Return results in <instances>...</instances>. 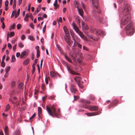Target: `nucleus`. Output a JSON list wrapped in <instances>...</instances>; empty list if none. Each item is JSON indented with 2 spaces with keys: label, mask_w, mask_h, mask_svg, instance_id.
Listing matches in <instances>:
<instances>
[{
  "label": "nucleus",
  "mask_w": 135,
  "mask_h": 135,
  "mask_svg": "<svg viewBox=\"0 0 135 135\" xmlns=\"http://www.w3.org/2000/svg\"><path fill=\"white\" fill-rule=\"evenodd\" d=\"M129 9V5L126 2H124L123 11V14L124 16L121 20V23L123 25L127 24L131 19Z\"/></svg>",
  "instance_id": "f257e3e1"
},
{
  "label": "nucleus",
  "mask_w": 135,
  "mask_h": 135,
  "mask_svg": "<svg viewBox=\"0 0 135 135\" xmlns=\"http://www.w3.org/2000/svg\"><path fill=\"white\" fill-rule=\"evenodd\" d=\"M46 109L49 114L53 117H58L60 115V109L59 108L57 110L58 112H56L54 105H51L50 107L47 105L46 106Z\"/></svg>",
  "instance_id": "f03ea898"
},
{
  "label": "nucleus",
  "mask_w": 135,
  "mask_h": 135,
  "mask_svg": "<svg viewBox=\"0 0 135 135\" xmlns=\"http://www.w3.org/2000/svg\"><path fill=\"white\" fill-rule=\"evenodd\" d=\"M132 26V24L130 22L125 27V30L126 31L127 34L132 35L133 34L134 32V30Z\"/></svg>",
  "instance_id": "7ed1b4c3"
},
{
  "label": "nucleus",
  "mask_w": 135,
  "mask_h": 135,
  "mask_svg": "<svg viewBox=\"0 0 135 135\" xmlns=\"http://www.w3.org/2000/svg\"><path fill=\"white\" fill-rule=\"evenodd\" d=\"M93 5L94 7V10L95 12L98 13H100L101 11L100 10L98 6V0H91Z\"/></svg>",
  "instance_id": "20e7f679"
},
{
  "label": "nucleus",
  "mask_w": 135,
  "mask_h": 135,
  "mask_svg": "<svg viewBox=\"0 0 135 135\" xmlns=\"http://www.w3.org/2000/svg\"><path fill=\"white\" fill-rule=\"evenodd\" d=\"M95 34L97 35H103L104 34V32L101 30L95 29Z\"/></svg>",
  "instance_id": "39448f33"
},
{
  "label": "nucleus",
  "mask_w": 135,
  "mask_h": 135,
  "mask_svg": "<svg viewBox=\"0 0 135 135\" xmlns=\"http://www.w3.org/2000/svg\"><path fill=\"white\" fill-rule=\"evenodd\" d=\"M67 68L69 72L71 74L76 75H79V74L75 72L71 69L68 66H67Z\"/></svg>",
  "instance_id": "423d86ee"
},
{
  "label": "nucleus",
  "mask_w": 135,
  "mask_h": 135,
  "mask_svg": "<svg viewBox=\"0 0 135 135\" xmlns=\"http://www.w3.org/2000/svg\"><path fill=\"white\" fill-rule=\"evenodd\" d=\"M88 109L91 111H97L98 109V107L97 106H89Z\"/></svg>",
  "instance_id": "0eeeda50"
},
{
  "label": "nucleus",
  "mask_w": 135,
  "mask_h": 135,
  "mask_svg": "<svg viewBox=\"0 0 135 135\" xmlns=\"http://www.w3.org/2000/svg\"><path fill=\"white\" fill-rule=\"evenodd\" d=\"M70 90L71 92L74 93H75L77 91V90L73 85H71L70 86Z\"/></svg>",
  "instance_id": "6e6552de"
},
{
  "label": "nucleus",
  "mask_w": 135,
  "mask_h": 135,
  "mask_svg": "<svg viewBox=\"0 0 135 135\" xmlns=\"http://www.w3.org/2000/svg\"><path fill=\"white\" fill-rule=\"evenodd\" d=\"M74 79L77 84L81 83V77L79 76H76L75 77Z\"/></svg>",
  "instance_id": "1a4fd4ad"
},
{
  "label": "nucleus",
  "mask_w": 135,
  "mask_h": 135,
  "mask_svg": "<svg viewBox=\"0 0 135 135\" xmlns=\"http://www.w3.org/2000/svg\"><path fill=\"white\" fill-rule=\"evenodd\" d=\"M72 25L73 26V28L76 33L78 32V31H79L78 28L77 27L74 22H73L72 23Z\"/></svg>",
  "instance_id": "9d476101"
},
{
  "label": "nucleus",
  "mask_w": 135,
  "mask_h": 135,
  "mask_svg": "<svg viewBox=\"0 0 135 135\" xmlns=\"http://www.w3.org/2000/svg\"><path fill=\"white\" fill-rule=\"evenodd\" d=\"M85 114L88 116H93L98 114V112L86 113Z\"/></svg>",
  "instance_id": "9b49d317"
},
{
  "label": "nucleus",
  "mask_w": 135,
  "mask_h": 135,
  "mask_svg": "<svg viewBox=\"0 0 135 135\" xmlns=\"http://www.w3.org/2000/svg\"><path fill=\"white\" fill-rule=\"evenodd\" d=\"M97 19L100 22L102 23H104L106 21V19L104 18H100L99 17H98Z\"/></svg>",
  "instance_id": "f8f14e48"
},
{
  "label": "nucleus",
  "mask_w": 135,
  "mask_h": 135,
  "mask_svg": "<svg viewBox=\"0 0 135 135\" xmlns=\"http://www.w3.org/2000/svg\"><path fill=\"white\" fill-rule=\"evenodd\" d=\"M38 117L39 118H41V116L42 115V109L41 107H38Z\"/></svg>",
  "instance_id": "ddd939ff"
},
{
  "label": "nucleus",
  "mask_w": 135,
  "mask_h": 135,
  "mask_svg": "<svg viewBox=\"0 0 135 135\" xmlns=\"http://www.w3.org/2000/svg\"><path fill=\"white\" fill-rule=\"evenodd\" d=\"M72 37L73 40L74 42H75L77 41L79 42L80 40L79 39L78 37L76 35Z\"/></svg>",
  "instance_id": "4468645a"
},
{
  "label": "nucleus",
  "mask_w": 135,
  "mask_h": 135,
  "mask_svg": "<svg viewBox=\"0 0 135 135\" xmlns=\"http://www.w3.org/2000/svg\"><path fill=\"white\" fill-rule=\"evenodd\" d=\"M118 101L117 100L115 99L113 101V102L112 104H110L111 105L114 106L116 105L118 102Z\"/></svg>",
  "instance_id": "2eb2a0df"
},
{
  "label": "nucleus",
  "mask_w": 135,
  "mask_h": 135,
  "mask_svg": "<svg viewBox=\"0 0 135 135\" xmlns=\"http://www.w3.org/2000/svg\"><path fill=\"white\" fill-rule=\"evenodd\" d=\"M5 134L6 135H8V129L7 126H6L4 128Z\"/></svg>",
  "instance_id": "dca6fc26"
},
{
  "label": "nucleus",
  "mask_w": 135,
  "mask_h": 135,
  "mask_svg": "<svg viewBox=\"0 0 135 135\" xmlns=\"http://www.w3.org/2000/svg\"><path fill=\"white\" fill-rule=\"evenodd\" d=\"M63 29L66 35H68L69 33V31L67 28L66 27L64 26L63 27Z\"/></svg>",
  "instance_id": "f3484780"
},
{
  "label": "nucleus",
  "mask_w": 135,
  "mask_h": 135,
  "mask_svg": "<svg viewBox=\"0 0 135 135\" xmlns=\"http://www.w3.org/2000/svg\"><path fill=\"white\" fill-rule=\"evenodd\" d=\"M77 33L79 35L81 38H82V37H84V36L85 35H84L83 32L80 31H79Z\"/></svg>",
  "instance_id": "a211bd4d"
},
{
  "label": "nucleus",
  "mask_w": 135,
  "mask_h": 135,
  "mask_svg": "<svg viewBox=\"0 0 135 135\" xmlns=\"http://www.w3.org/2000/svg\"><path fill=\"white\" fill-rule=\"evenodd\" d=\"M81 102L83 103L87 104H90V102L84 99H81Z\"/></svg>",
  "instance_id": "6ab92c4d"
},
{
  "label": "nucleus",
  "mask_w": 135,
  "mask_h": 135,
  "mask_svg": "<svg viewBox=\"0 0 135 135\" xmlns=\"http://www.w3.org/2000/svg\"><path fill=\"white\" fill-rule=\"evenodd\" d=\"M78 10L80 15L81 16H83V10L81 8L78 9Z\"/></svg>",
  "instance_id": "aec40b11"
},
{
  "label": "nucleus",
  "mask_w": 135,
  "mask_h": 135,
  "mask_svg": "<svg viewBox=\"0 0 135 135\" xmlns=\"http://www.w3.org/2000/svg\"><path fill=\"white\" fill-rule=\"evenodd\" d=\"M29 62V59H26L23 62V65H27Z\"/></svg>",
  "instance_id": "412c9836"
},
{
  "label": "nucleus",
  "mask_w": 135,
  "mask_h": 135,
  "mask_svg": "<svg viewBox=\"0 0 135 135\" xmlns=\"http://www.w3.org/2000/svg\"><path fill=\"white\" fill-rule=\"evenodd\" d=\"M65 57L66 59L68 61L72 63L73 62L71 61V60L70 59V58L68 57L66 55H65Z\"/></svg>",
  "instance_id": "4be33fe9"
},
{
  "label": "nucleus",
  "mask_w": 135,
  "mask_h": 135,
  "mask_svg": "<svg viewBox=\"0 0 135 135\" xmlns=\"http://www.w3.org/2000/svg\"><path fill=\"white\" fill-rule=\"evenodd\" d=\"M71 57L73 58L74 61H75L76 58V56L74 54H73L71 55Z\"/></svg>",
  "instance_id": "5701e85b"
},
{
  "label": "nucleus",
  "mask_w": 135,
  "mask_h": 135,
  "mask_svg": "<svg viewBox=\"0 0 135 135\" xmlns=\"http://www.w3.org/2000/svg\"><path fill=\"white\" fill-rule=\"evenodd\" d=\"M26 52L25 51H24L22 52L20 55V57L21 58H23L24 56L26 55Z\"/></svg>",
  "instance_id": "b1692460"
},
{
  "label": "nucleus",
  "mask_w": 135,
  "mask_h": 135,
  "mask_svg": "<svg viewBox=\"0 0 135 135\" xmlns=\"http://www.w3.org/2000/svg\"><path fill=\"white\" fill-rule=\"evenodd\" d=\"M89 38L92 39L94 41H97L98 40V39L97 38L94 37H93L92 36H88Z\"/></svg>",
  "instance_id": "393cba45"
},
{
  "label": "nucleus",
  "mask_w": 135,
  "mask_h": 135,
  "mask_svg": "<svg viewBox=\"0 0 135 135\" xmlns=\"http://www.w3.org/2000/svg\"><path fill=\"white\" fill-rule=\"evenodd\" d=\"M67 43L69 41H70L71 40L67 36H65L64 37Z\"/></svg>",
  "instance_id": "a878e982"
},
{
  "label": "nucleus",
  "mask_w": 135,
  "mask_h": 135,
  "mask_svg": "<svg viewBox=\"0 0 135 135\" xmlns=\"http://www.w3.org/2000/svg\"><path fill=\"white\" fill-rule=\"evenodd\" d=\"M89 98L90 99L92 100H94L95 99V98L93 95H90L89 97Z\"/></svg>",
  "instance_id": "bb28decb"
},
{
  "label": "nucleus",
  "mask_w": 135,
  "mask_h": 135,
  "mask_svg": "<svg viewBox=\"0 0 135 135\" xmlns=\"http://www.w3.org/2000/svg\"><path fill=\"white\" fill-rule=\"evenodd\" d=\"M50 76L52 77H54L56 75L55 74L53 71H51L50 73Z\"/></svg>",
  "instance_id": "cd10ccee"
},
{
  "label": "nucleus",
  "mask_w": 135,
  "mask_h": 135,
  "mask_svg": "<svg viewBox=\"0 0 135 135\" xmlns=\"http://www.w3.org/2000/svg\"><path fill=\"white\" fill-rule=\"evenodd\" d=\"M23 83H21L19 84L18 87L19 89H21L23 88Z\"/></svg>",
  "instance_id": "c85d7f7f"
},
{
  "label": "nucleus",
  "mask_w": 135,
  "mask_h": 135,
  "mask_svg": "<svg viewBox=\"0 0 135 135\" xmlns=\"http://www.w3.org/2000/svg\"><path fill=\"white\" fill-rule=\"evenodd\" d=\"M20 8H19L18 10L17 13V14H15L16 15L15 16V18H16L18 16H19L20 13Z\"/></svg>",
  "instance_id": "c756f323"
},
{
  "label": "nucleus",
  "mask_w": 135,
  "mask_h": 135,
  "mask_svg": "<svg viewBox=\"0 0 135 135\" xmlns=\"http://www.w3.org/2000/svg\"><path fill=\"white\" fill-rule=\"evenodd\" d=\"M54 6L55 7V9H56L59 6V5L57 4V3L55 2L54 4Z\"/></svg>",
  "instance_id": "7c9ffc66"
},
{
  "label": "nucleus",
  "mask_w": 135,
  "mask_h": 135,
  "mask_svg": "<svg viewBox=\"0 0 135 135\" xmlns=\"http://www.w3.org/2000/svg\"><path fill=\"white\" fill-rule=\"evenodd\" d=\"M10 69V67L9 66L6 68L5 69V71L6 73H7L9 71Z\"/></svg>",
  "instance_id": "2f4dec72"
},
{
  "label": "nucleus",
  "mask_w": 135,
  "mask_h": 135,
  "mask_svg": "<svg viewBox=\"0 0 135 135\" xmlns=\"http://www.w3.org/2000/svg\"><path fill=\"white\" fill-rule=\"evenodd\" d=\"M40 9H39L38 7L37 9L35 11V12L33 13L34 15H35L37 14V13L40 11Z\"/></svg>",
  "instance_id": "473e14b6"
},
{
  "label": "nucleus",
  "mask_w": 135,
  "mask_h": 135,
  "mask_svg": "<svg viewBox=\"0 0 135 135\" xmlns=\"http://www.w3.org/2000/svg\"><path fill=\"white\" fill-rule=\"evenodd\" d=\"M67 43L69 45V46H71L72 45V44H73V42L71 40L70 41H69Z\"/></svg>",
  "instance_id": "72a5a7b5"
},
{
  "label": "nucleus",
  "mask_w": 135,
  "mask_h": 135,
  "mask_svg": "<svg viewBox=\"0 0 135 135\" xmlns=\"http://www.w3.org/2000/svg\"><path fill=\"white\" fill-rule=\"evenodd\" d=\"M12 61L15 62L16 60V58L14 55H12Z\"/></svg>",
  "instance_id": "f704fd0d"
},
{
  "label": "nucleus",
  "mask_w": 135,
  "mask_h": 135,
  "mask_svg": "<svg viewBox=\"0 0 135 135\" xmlns=\"http://www.w3.org/2000/svg\"><path fill=\"white\" fill-rule=\"evenodd\" d=\"M74 101H76L79 98V97L78 96H75V95H74Z\"/></svg>",
  "instance_id": "c9c22d12"
},
{
  "label": "nucleus",
  "mask_w": 135,
  "mask_h": 135,
  "mask_svg": "<svg viewBox=\"0 0 135 135\" xmlns=\"http://www.w3.org/2000/svg\"><path fill=\"white\" fill-rule=\"evenodd\" d=\"M10 108V106L9 105V104H8L6 107V108L5 109V110L6 111H7Z\"/></svg>",
  "instance_id": "e433bc0d"
},
{
  "label": "nucleus",
  "mask_w": 135,
  "mask_h": 135,
  "mask_svg": "<svg viewBox=\"0 0 135 135\" xmlns=\"http://www.w3.org/2000/svg\"><path fill=\"white\" fill-rule=\"evenodd\" d=\"M16 85V82L15 81H13L12 82L11 84V86L13 88L14 87L15 85Z\"/></svg>",
  "instance_id": "4c0bfd02"
},
{
  "label": "nucleus",
  "mask_w": 135,
  "mask_h": 135,
  "mask_svg": "<svg viewBox=\"0 0 135 135\" xmlns=\"http://www.w3.org/2000/svg\"><path fill=\"white\" fill-rule=\"evenodd\" d=\"M16 25L15 24H13L11 26V27L10 28L9 30H11L12 29H14L15 28Z\"/></svg>",
  "instance_id": "58836bf2"
},
{
  "label": "nucleus",
  "mask_w": 135,
  "mask_h": 135,
  "mask_svg": "<svg viewBox=\"0 0 135 135\" xmlns=\"http://www.w3.org/2000/svg\"><path fill=\"white\" fill-rule=\"evenodd\" d=\"M5 65V63L4 61H2L1 66L3 68H4Z\"/></svg>",
  "instance_id": "ea45409f"
},
{
  "label": "nucleus",
  "mask_w": 135,
  "mask_h": 135,
  "mask_svg": "<svg viewBox=\"0 0 135 135\" xmlns=\"http://www.w3.org/2000/svg\"><path fill=\"white\" fill-rule=\"evenodd\" d=\"M41 89L43 90H44L46 89V87L44 84H42L41 86Z\"/></svg>",
  "instance_id": "a19ab883"
},
{
  "label": "nucleus",
  "mask_w": 135,
  "mask_h": 135,
  "mask_svg": "<svg viewBox=\"0 0 135 135\" xmlns=\"http://www.w3.org/2000/svg\"><path fill=\"white\" fill-rule=\"evenodd\" d=\"M15 35V33L14 32H10V34L9 36L10 37H12L14 36Z\"/></svg>",
  "instance_id": "79ce46f5"
},
{
  "label": "nucleus",
  "mask_w": 135,
  "mask_h": 135,
  "mask_svg": "<svg viewBox=\"0 0 135 135\" xmlns=\"http://www.w3.org/2000/svg\"><path fill=\"white\" fill-rule=\"evenodd\" d=\"M70 32L71 35L72 36H74L75 35L74 33L73 32L72 30H70Z\"/></svg>",
  "instance_id": "37998d69"
},
{
  "label": "nucleus",
  "mask_w": 135,
  "mask_h": 135,
  "mask_svg": "<svg viewBox=\"0 0 135 135\" xmlns=\"http://www.w3.org/2000/svg\"><path fill=\"white\" fill-rule=\"evenodd\" d=\"M40 56V51H37V58H38V57Z\"/></svg>",
  "instance_id": "c03bdc74"
},
{
  "label": "nucleus",
  "mask_w": 135,
  "mask_h": 135,
  "mask_svg": "<svg viewBox=\"0 0 135 135\" xmlns=\"http://www.w3.org/2000/svg\"><path fill=\"white\" fill-rule=\"evenodd\" d=\"M18 46L22 48L23 47L24 45L22 43H19Z\"/></svg>",
  "instance_id": "a18cd8bd"
},
{
  "label": "nucleus",
  "mask_w": 135,
  "mask_h": 135,
  "mask_svg": "<svg viewBox=\"0 0 135 135\" xmlns=\"http://www.w3.org/2000/svg\"><path fill=\"white\" fill-rule=\"evenodd\" d=\"M79 87L80 88H83V86L82 85V84H81V83H78V84Z\"/></svg>",
  "instance_id": "49530a36"
},
{
  "label": "nucleus",
  "mask_w": 135,
  "mask_h": 135,
  "mask_svg": "<svg viewBox=\"0 0 135 135\" xmlns=\"http://www.w3.org/2000/svg\"><path fill=\"white\" fill-rule=\"evenodd\" d=\"M29 39L32 41H34L35 40L33 37L32 36H30L28 37Z\"/></svg>",
  "instance_id": "de8ad7c7"
},
{
  "label": "nucleus",
  "mask_w": 135,
  "mask_h": 135,
  "mask_svg": "<svg viewBox=\"0 0 135 135\" xmlns=\"http://www.w3.org/2000/svg\"><path fill=\"white\" fill-rule=\"evenodd\" d=\"M8 3H9V2H8V1L6 0L5 1V7H7V6L8 5Z\"/></svg>",
  "instance_id": "09e8293b"
},
{
  "label": "nucleus",
  "mask_w": 135,
  "mask_h": 135,
  "mask_svg": "<svg viewBox=\"0 0 135 135\" xmlns=\"http://www.w3.org/2000/svg\"><path fill=\"white\" fill-rule=\"evenodd\" d=\"M17 45L15 44L14 45V46L13 47V50L14 51H15V50H16V47Z\"/></svg>",
  "instance_id": "8fccbe9b"
},
{
  "label": "nucleus",
  "mask_w": 135,
  "mask_h": 135,
  "mask_svg": "<svg viewBox=\"0 0 135 135\" xmlns=\"http://www.w3.org/2000/svg\"><path fill=\"white\" fill-rule=\"evenodd\" d=\"M82 107L86 109H88L89 107L85 105H83L81 107Z\"/></svg>",
  "instance_id": "3c124183"
},
{
  "label": "nucleus",
  "mask_w": 135,
  "mask_h": 135,
  "mask_svg": "<svg viewBox=\"0 0 135 135\" xmlns=\"http://www.w3.org/2000/svg\"><path fill=\"white\" fill-rule=\"evenodd\" d=\"M21 25L20 24H18L17 25V29L18 30L20 29L21 28Z\"/></svg>",
  "instance_id": "603ef678"
},
{
  "label": "nucleus",
  "mask_w": 135,
  "mask_h": 135,
  "mask_svg": "<svg viewBox=\"0 0 135 135\" xmlns=\"http://www.w3.org/2000/svg\"><path fill=\"white\" fill-rule=\"evenodd\" d=\"M18 0V5L20 6L21 4L22 0Z\"/></svg>",
  "instance_id": "864d4df0"
},
{
  "label": "nucleus",
  "mask_w": 135,
  "mask_h": 135,
  "mask_svg": "<svg viewBox=\"0 0 135 135\" xmlns=\"http://www.w3.org/2000/svg\"><path fill=\"white\" fill-rule=\"evenodd\" d=\"M77 44L78 47L80 49H81L82 45L80 44L78 42H77Z\"/></svg>",
  "instance_id": "5fc2aeb1"
},
{
  "label": "nucleus",
  "mask_w": 135,
  "mask_h": 135,
  "mask_svg": "<svg viewBox=\"0 0 135 135\" xmlns=\"http://www.w3.org/2000/svg\"><path fill=\"white\" fill-rule=\"evenodd\" d=\"M21 39L22 40H24L25 38V36L24 35H22L21 37Z\"/></svg>",
  "instance_id": "6e6d98bb"
},
{
  "label": "nucleus",
  "mask_w": 135,
  "mask_h": 135,
  "mask_svg": "<svg viewBox=\"0 0 135 135\" xmlns=\"http://www.w3.org/2000/svg\"><path fill=\"white\" fill-rule=\"evenodd\" d=\"M36 116V114L34 113L32 115L30 118V119L31 120V119L33 118Z\"/></svg>",
  "instance_id": "4d7b16f0"
},
{
  "label": "nucleus",
  "mask_w": 135,
  "mask_h": 135,
  "mask_svg": "<svg viewBox=\"0 0 135 135\" xmlns=\"http://www.w3.org/2000/svg\"><path fill=\"white\" fill-rule=\"evenodd\" d=\"M37 60H38L37 59H35V60L34 61V62H33V64L35 65L37 63Z\"/></svg>",
  "instance_id": "13d9d810"
},
{
  "label": "nucleus",
  "mask_w": 135,
  "mask_h": 135,
  "mask_svg": "<svg viewBox=\"0 0 135 135\" xmlns=\"http://www.w3.org/2000/svg\"><path fill=\"white\" fill-rule=\"evenodd\" d=\"M82 38L84 39L85 41H88L87 38L86 37H85V36H84V37H82Z\"/></svg>",
  "instance_id": "bf43d9fd"
},
{
  "label": "nucleus",
  "mask_w": 135,
  "mask_h": 135,
  "mask_svg": "<svg viewBox=\"0 0 135 135\" xmlns=\"http://www.w3.org/2000/svg\"><path fill=\"white\" fill-rule=\"evenodd\" d=\"M46 25H45L44 27L43 28V33H44L45 32V30L46 29Z\"/></svg>",
  "instance_id": "052dcab7"
},
{
  "label": "nucleus",
  "mask_w": 135,
  "mask_h": 135,
  "mask_svg": "<svg viewBox=\"0 0 135 135\" xmlns=\"http://www.w3.org/2000/svg\"><path fill=\"white\" fill-rule=\"evenodd\" d=\"M20 131L18 130H17L16 131L15 134H20Z\"/></svg>",
  "instance_id": "680f3d73"
},
{
  "label": "nucleus",
  "mask_w": 135,
  "mask_h": 135,
  "mask_svg": "<svg viewBox=\"0 0 135 135\" xmlns=\"http://www.w3.org/2000/svg\"><path fill=\"white\" fill-rule=\"evenodd\" d=\"M8 46L9 49H11L12 48V46L11 44L10 43H8Z\"/></svg>",
  "instance_id": "e2e57ef3"
},
{
  "label": "nucleus",
  "mask_w": 135,
  "mask_h": 135,
  "mask_svg": "<svg viewBox=\"0 0 135 135\" xmlns=\"http://www.w3.org/2000/svg\"><path fill=\"white\" fill-rule=\"evenodd\" d=\"M75 8H78V9H79V4H75Z\"/></svg>",
  "instance_id": "0e129e2a"
},
{
  "label": "nucleus",
  "mask_w": 135,
  "mask_h": 135,
  "mask_svg": "<svg viewBox=\"0 0 135 135\" xmlns=\"http://www.w3.org/2000/svg\"><path fill=\"white\" fill-rule=\"evenodd\" d=\"M45 81L46 84H47L48 83V79L46 78L45 79Z\"/></svg>",
  "instance_id": "69168bd1"
},
{
  "label": "nucleus",
  "mask_w": 135,
  "mask_h": 135,
  "mask_svg": "<svg viewBox=\"0 0 135 135\" xmlns=\"http://www.w3.org/2000/svg\"><path fill=\"white\" fill-rule=\"evenodd\" d=\"M28 17L25 16V18H24L25 21H28Z\"/></svg>",
  "instance_id": "338daca9"
},
{
  "label": "nucleus",
  "mask_w": 135,
  "mask_h": 135,
  "mask_svg": "<svg viewBox=\"0 0 135 135\" xmlns=\"http://www.w3.org/2000/svg\"><path fill=\"white\" fill-rule=\"evenodd\" d=\"M30 26L33 29H34V25L33 23H31L30 25Z\"/></svg>",
  "instance_id": "774afa93"
}]
</instances>
